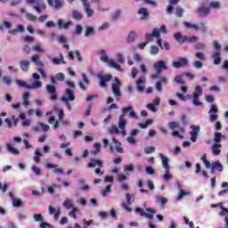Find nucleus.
<instances>
[{"label":"nucleus","mask_w":228,"mask_h":228,"mask_svg":"<svg viewBox=\"0 0 228 228\" xmlns=\"http://www.w3.org/2000/svg\"><path fill=\"white\" fill-rule=\"evenodd\" d=\"M126 115H128L131 118L138 119V116H136L133 106L123 107L122 115L119 116L118 129H126V125L127 124V120L124 118Z\"/></svg>","instance_id":"f257e3e1"},{"label":"nucleus","mask_w":228,"mask_h":228,"mask_svg":"<svg viewBox=\"0 0 228 228\" xmlns=\"http://www.w3.org/2000/svg\"><path fill=\"white\" fill-rule=\"evenodd\" d=\"M174 38L178 42V44H184L187 42V44H195V42L199 41V37L197 36L188 37L184 36L183 37V34L181 32H176L174 34Z\"/></svg>","instance_id":"f03ea898"},{"label":"nucleus","mask_w":228,"mask_h":228,"mask_svg":"<svg viewBox=\"0 0 228 228\" xmlns=\"http://www.w3.org/2000/svg\"><path fill=\"white\" fill-rule=\"evenodd\" d=\"M58 113H59V121L56 120V118H54V116H51L48 119L49 124H53V129H58L60 127V122H61L62 124H68L67 121L63 120L65 117V112L63 111V110L61 109L59 110Z\"/></svg>","instance_id":"7ed1b4c3"},{"label":"nucleus","mask_w":228,"mask_h":228,"mask_svg":"<svg viewBox=\"0 0 228 228\" xmlns=\"http://www.w3.org/2000/svg\"><path fill=\"white\" fill-rule=\"evenodd\" d=\"M196 12L199 17H208L209 13H211V8H209V4H208V0H203L200 4V7L197 9Z\"/></svg>","instance_id":"20e7f679"},{"label":"nucleus","mask_w":228,"mask_h":228,"mask_svg":"<svg viewBox=\"0 0 228 228\" xmlns=\"http://www.w3.org/2000/svg\"><path fill=\"white\" fill-rule=\"evenodd\" d=\"M134 211L140 215V216H144V218H148L149 220H152V218H154V215H156V210L151 208H146L147 213L142 208H136Z\"/></svg>","instance_id":"39448f33"},{"label":"nucleus","mask_w":228,"mask_h":228,"mask_svg":"<svg viewBox=\"0 0 228 228\" xmlns=\"http://www.w3.org/2000/svg\"><path fill=\"white\" fill-rule=\"evenodd\" d=\"M97 77L100 81V86L102 88H107L108 87L107 83H110V81H111V79H113V77L111 75H108V74H106V75L98 74Z\"/></svg>","instance_id":"423d86ee"},{"label":"nucleus","mask_w":228,"mask_h":228,"mask_svg":"<svg viewBox=\"0 0 228 228\" xmlns=\"http://www.w3.org/2000/svg\"><path fill=\"white\" fill-rule=\"evenodd\" d=\"M46 92L50 95L51 101H56L58 99V94L56 93V86L53 85H46Z\"/></svg>","instance_id":"0eeeda50"},{"label":"nucleus","mask_w":228,"mask_h":228,"mask_svg":"<svg viewBox=\"0 0 228 228\" xmlns=\"http://www.w3.org/2000/svg\"><path fill=\"white\" fill-rule=\"evenodd\" d=\"M191 131L190 132L191 141L192 142H197V136H199V133L200 132V126L192 125L191 126Z\"/></svg>","instance_id":"6e6552de"},{"label":"nucleus","mask_w":228,"mask_h":228,"mask_svg":"<svg viewBox=\"0 0 228 228\" xmlns=\"http://www.w3.org/2000/svg\"><path fill=\"white\" fill-rule=\"evenodd\" d=\"M115 83L112 84V93L116 97H120L122 92L120 91V79L115 78Z\"/></svg>","instance_id":"1a4fd4ad"},{"label":"nucleus","mask_w":228,"mask_h":228,"mask_svg":"<svg viewBox=\"0 0 228 228\" xmlns=\"http://www.w3.org/2000/svg\"><path fill=\"white\" fill-rule=\"evenodd\" d=\"M188 63V59L181 57L176 61H173L172 65L175 69H181V67H187Z\"/></svg>","instance_id":"9d476101"},{"label":"nucleus","mask_w":228,"mask_h":228,"mask_svg":"<svg viewBox=\"0 0 228 228\" xmlns=\"http://www.w3.org/2000/svg\"><path fill=\"white\" fill-rule=\"evenodd\" d=\"M36 4L37 5H34V10H36L37 13L47 10V5L44 2V0H37Z\"/></svg>","instance_id":"9b49d317"},{"label":"nucleus","mask_w":228,"mask_h":228,"mask_svg":"<svg viewBox=\"0 0 228 228\" xmlns=\"http://www.w3.org/2000/svg\"><path fill=\"white\" fill-rule=\"evenodd\" d=\"M66 95L67 96L61 97V101H63L64 102H69V101L76 100V96L74 95V90H72L70 88L66 89Z\"/></svg>","instance_id":"f8f14e48"},{"label":"nucleus","mask_w":228,"mask_h":228,"mask_svg":"<svg viewBox=\"0 0 228 228\" xmlns=\"http://www.w3.org/2000/svg\"><path fill=\"white\" fill-rule=\"evenodd\" d=\"M104 162L101 159H91V161L87 163V168H95V167H102Z\"/></svg>","instance_id":"ddd939ff"},{"label":"nucleus","mask_w":228,"mask_h":228,"mask_svg":"<svg viewBox=\"0 0 228 228\" xmlns=\"http://www.w3.org/2000/svg\"><path fill=\"white\" fill-rule=\"evenodd\" d=\"M159 158L162 160V167L166 170V174H170V165H168V158L165 157L163 153H159Z\"/></svg>","instance_id":"4468645a"},{"label":"nucleus","mask_w":228,"mask_h":228,"mask_svg":"<svg viewBox=\"0 0 228 228\" xmlns=\"http://www.w3.org/2000/svg\"><path fill=\"white\" fill-rule=\"evenodd\" d=\"M48 4L54 8L55 10H60V8L63 7V3L60 0H47Z\"/></svg>","instance_id":"2eb2a0df"},{"label":"nucleus","mask_w":228,"mask_h":228,"mask_svg":"<svg viewBox=\"0 0 228 228\" xmlns=\"http://www.w3.org/2000/svg\"><path fill=\"white\" fill-rule=\"evenodd\" d=\"M138 14L141 15V20H149V11L145 7H142L138 11Z\"/></svg>","instance_id":"dca6fc26"},{"label":"nucleus","mask_w":228,"mask_h":228,"mask_svg":"<svg viewBox=\"0 0 228 228\" xmlns=\"http://www.w3.org/2000/svg\"><path fill=\"white\" fill-rule=\"evenodd\" d=\"M167 64H165V61H159L155 64V69L157 70L158 74L161 73V70H167Z\"/></svg>","instance_id":"f3484780"},{"label":"nucleus","mask_w":228,"mask_h":228,"mask_svg":"<svg viewBox=\"0 0 228 228\" xmlns=\"http://www.w3.org/2000/svg\"><path fill=\"white\" fill-rule=\"evenodd\" d=\"M48 209L50 215H53L55 220H60V215H61V210L60 208L56 210V208H53V206H49Z\"/></svg>","instance_id":"a211bd4d"},{"label":"nucleus","mask_w":228,"mask_h":228,"mask_svg":"<svg viewBox=\"0 0 228 228\" xmlns=\"http://www.w3.org/2000/svg\"><path fill=\"white\" fill-rule=\"evenodd\" d=\"M212 60H214V65H220L222 63V53L220 52H215L212 54Z\"/></svg>","instance_id":"6ab92c4d"},{"label":"nucleus","mask_w":228,"mask_h":228,"mask_svg":"<svg viewBox=\"0 0 228 228\" xmlns=\"http://www.w3.org/2000/svg\"><path fill=\"white\" fill-rule=\"evenodd\" d=\"M179 1L180 0H169V5H167V13H168V15H172V13H174V6H175Z\"/></svg>","instance_id":"aec40b11"},{"label":"nucleus","mask_w":228,"mask_h":228,"mask_svg":"<svg viewBox=\"0 0 228 228\" xmlns=\"http://www.w3.org/2000/svg\"><path fill=\"white\" fill-rule=\"evenodd\" d=\"M112 142L116 144V151L119 154H124V148H122V142H118L116 137L112 138Z\"/></svg>","instance_id":"412c9836"},{"label":"nucleus","mask_w":228,"mask_h":228,"mask_svg":"<svg viewBox=\"0 0 228 228\" xmlns=\"http://www.w3.org/2000/svg\"><path fill=\"white\" fill-rule=\"evenodd\" d=\"M30 65L31 63L29 61L23 60L20 61V68L21 70H23V72H28L29 70Z\"/></svg>","instance_id":"4be33fe9"},{"label":"nucleus","mask_w":228,"mask_h":228,"mask_svg":"<svg viewBox=\"0 0 228 228\" xmlns=\"http://www.w3.org/2000/svg\"><path fill=\"white\" fill-rule=\"evenodd\" d=\"M58 26L60 29H69V28L72 26V21H67L66 23H63V20H59Z\"/></svg>","instance_id":"5701e85b"},{"label":"nucleus","mask_w":228,"mask_h":228,"mask_svg":"<svg viewBox=\"0 0 228 228\" xmlns=\"http://www.w3.org/2000/svg\"><path fill=\"white\" fill-rule=\"evenodd\" d=\"M32 51H36V53H45V48H44L42 43H36V45L32 46Z\"/></svg>","instance_id":"b1692460"},{"label":"nucleus","mask_w":228,"mask_h":228,"mask_svg":"<svg viewBox=\"0 0 228 228\" xmlns=\"http://www.w3.org/2000/svg\"><path fill=\"white\" fill-rule=\"evenodd\" d=\"M222 148V144L214 143L212 146V152L214 156H220V152H222V150H219Z\"/></svg>","instance_id":"393cba45"},{"label":"nucleus","mask_w":228,"mask_h":228,"mask_svg":"<svg viewBox=\"0 0 228 228\" xmlns=\"http://www.w3.org/2000/svg\"><path fill=\"white\" fill-rule=\"evenodd\" d=\"M6 149L8 152H11V154H13L14 156H19L20 154V151L17 150V148H13L10 143L6 144Z\"/></svg>","instance_id":"a878e982"},{"label":"nucleus","mask_w":228,"mask_h":228,"mask_svg":"<svg viewBox=\"0 0 228 228\" xmlns=\"http://www.w3.org/2000/svg\"><path fill=\"white\" fill-rule=\"evenodd\" d=\"M84 8H85V11H86V13L87 17H92V15H94V10H92L90 8V3L85 2L84 3Z\"/></svg>","instance_id":"bb28decb"},{"label":"nucleus","mask_w":228,"mask_h":228,"mask_svg":"<svg viewBox=\"0 0 228 228\" xmlns=\"http://www.w3.org/2000/svg\"><path fill=\"white\" fill-rule=\"evenodd\" d=\"M212 167L215 170H218V172H224V166L218 160L217 161H214L212 163Z\"/></svg>","instance_id":"cd10ccee"},{"label":"nucleus","mask_w":228,"mask_h":228,"mask_svg":"<svg viewBox=\"0 0 228 228\" xmlns=\"http://www.w3.org/2000/svg\"><path fill=\"white\" fill-rule=\"evenodd\" d=\"M208 7L213 8V10H220V6H222L220 2H209V0H208Z\"/></svg>","instance_id":"c85d7f7f"},{"label":"nucleus","mask_w":228,"mask_h":228,"mask_svg":"<svg viewBox=\"0 0 228 228\" xmlns=\"http://www.w3.org/2000/svg\"><path fill=\"white\" fill-rule=\"evenodd\" d=\"M178 188L180 189V192L176 198V200H182L183 197H186V195H190V192L183 191L181 189V183H178Z\"/></svg>","instance_id":"c756f323"},{"label":"nucleus","mask_w":228,"mask_h":228,"mask_svg":"<svg viewBox=\"0 0 228 228\" xmlns=\"http://www.w3.org/2000/svg\"><path fill=\"white\" fill-rule=\"evenodd\" d=\"M134 40H136V32L131 31L126 37V42L131 44L134 42Z\"/></svg>","instance_id":"7c9ffc66"},{"label":"nucleus","mask_w":228,"mask_h":228,"mask_svg":"<svg viewBox=\"0 0 228 228\" xmlns=\"http://www.w3.org/2000/svg\"><path fill=\"white\" fill-rule=\"evenodd\" d=\"M53 65H60L61 63H63L65 64V61L63 60V54L62 53H60V58H53L52 60Z\"/></svg>","instance_id":"2f4dec72"},{"label":"nucleus","mask_w":228,"mask_h":228,"mask_svg":"<svg viewBox=\"0 0 228 228\" xmlns=\"http://www.w3.org/2000/svg\"><path fill=\"white\" fill-rule=\"evenodd\" d=\"M183 25L185 26V28H188V29H195V31H199V25L197 24H192L191 22L184 21Z\"/></svg>","instance_id":"473e14b6"},{"label":"nucleus","mask_w":228,"mask_h":228,"mask_svg":"<svg viewBox=\"0 0 228 228\" xmlns=\"http://www.w3.org/2000/svg\"><path fill=\"white\" fill-rule=\"evenodd\" d=\"M100 54V59L102 60V61H104V63H108L110 61V58L108 57V54H106V52H104V50H101Z\"/></svg>","instance_id":"72a5a7b5"},{"label":"nucleus","mask_w":228,"mask_h":228,"mask_svg":"<svg viewBox=\"0 0 228 228\" xmlns=\"http://www.w3.org/2000/svg\"><path fill=\"white\" fill-rule=\"evenodd\" d=\"M72 17L75 19V20H83V14L79 12V11H73Z\"/></svg>","instance_id":"f704fd0d"},{"label":"nucleus","mask_w":228,"mask_h":228,"mask_svg":"<svg viewBox=\"0 0 228 228\" xmlns=\"http://www.w3.org/2000/svg\"><path fill=\"white\" fill-rule=\"evenodd\" d=\"M222 138H224V135H222V133L220 132L215 133V138H214L215 143L220 144V142H222Z\"/></svg>","instance_id":"c9c22d12"},{"label":"nucleus","mask_w":228,"mask_h":228,"mask_svg":"<svg viewBox=\"0 0 228 228\" xmlns=\"http://www.w3.org/2000/svg\"><path fill=\"white\" fill-rule=\"evenodd\" d=\"M63 206L64 208H66V209H74V203H72V200H66L64 202H63Z\"/></svg>","instance_id":"e433bc0d"},{"label":"nucleus","mask_w":228,"mask_h":228,"mask_svg":"<svg viewBox=\"0 0 228 228\" xmlns=\"http://www.w3.org/2000/svg\"><path fill=\"white\" fill-rule=\"evenodd\" d=\"M143 83H145V81H143L142 78L137 80L136 84L138 92H143V90H145V86H142Z\"/></svg>","instance_id":"4c0bfd02"},{"label":"nucleus","mask_w":228,"mask_h":228,"mask_svg":"<svg viewBox=\"0 0 228 228\" xmlns=\"http://www.w3.org/2000/svg\"><path fill=\"white\" fill-rule=\"evenodd\" d=\"M110 67H112L113 69H116V70H118L119 72H122V67L120 66V64L115 62L114 61L110 60Z\"/></svg>","instance_id":"58836bf2"},{"label":"nucleus","mask_w":228,"mask_h":228,"mask_svg":"<svg viewBox=\"0 0 228 228\" xmlns=\"http://www.w3.org/2000/svg\"><path fill=\"white\" fill-rule=\"evenodd\" d=\"M109 132L110 134H120V130L117 126H112L110 128H109Z\"/></svg>","instance_id":"ea45409f"},{"label":"nucleus","mask_w":228,"mask_h":228,"mask_svg":"<svg viewBox=\"0 0 228 228\" xmlns=\"http://www.w3.org/2000/svg\"><path fill=\"white\" fill-rule=\"evenodd\" d=\"M26 19L29 20L30 22H36L37 21V16L33 15L31 12L26 13Z\"/></svg>","instance_id":"a19ab883"},{"label":"nucleus","mask_w":228,"mask_h":228,"mask_svg":"<svg viewBox=\"0 0 228 228\" xmlns=\"http://www.w3.org/2000/svg\"><path fill=\"white\" fill-rule=\"evenodd\" d=\"M183 13H184V9H183L182 7H179V6L175 7L176 17L181 18V17H183Z\"/></svg>","instance_id":"79ce46f5"},{"label":"nucleus","mask_w":228,"mask_h":228,"mask_svg":"<svg viewBox=\"0 0 228 228\" xmlns=\"http://www.w3.org/2000/svg\"><path fill=\"white\" fill-rule=\"evenodd\" d=\"M94 151H92V154H94V156L95 154H99V152H101V143L95 142L94 145Z\"/></svg>","instance_id":"37998d69"},{"label":"nucleus","mask_w":228,"mask_h":228,"mask_svg":"<svg viewBox=\"0 0 228 228\" xmlns=\"http://www.w3.org/2000/svg\"><path fill=\"white\" fill-rule=\"evenodd\" d=\"M117 59H118V63L124 64L126 63V60L124 59V53H118L116 54Z\"/></svg>","instance_id":"c03bdc74"},{"label":"nucleus","mask_w":228,"mask_h":228,"mask_svg":"<svg viewBox=\"0 0 228 228\" xmlns=\"http://www.w3.org/2000/svg\"><path fill=\"white\" fill-rule=\"evenodd\" d=\"M42 156H43L42 152H40L39 151H37L34 156L35 163H40V158H42Z\"/></svg>","instance_id":"a18cd8bd"},{"label":"nucleus","mask_w":228,"mask_h":228,"mask_svg":"<svg viewBox=\"0 0 228 228\" xmlns=\"http://www.w3.org/2000/svg\"><path fill=\"white\" fill-rule=\"evenodd\" d=\"M16 84L18 85V86H20L22 88H31V86H28V84L22 80H16Z\"/></svg>","instance_id":"49530a36"},{"label":"nucleus","mask_w":228,"mask_h":228,"mask_svg":"<svg viewBox=\"0 0 228 228\" xmlns=\"http://www.w3.org/2000/svg\"><path fill=\"white\" fill-rule=\"evenodd\" d=\"M195 56L200 61H206V54H204V53L198 52V53H195Z\"/></svg>","instance_id":"de8ad7c7"},{"label":"nucleus","mask_w":228,"mask_h":228,"mask_svg":"<svg viewBox=\"0 0 228 228\" xmlns=\"http://www.w3.org/2000/svg\"><path fill=\"white\" fill-rule=\"evenodd\" d=\"M30 88L37 89L42 88V81L36 80L31 86Z\"/></svg>","instance_id":"09e8293b"},{"label":"nucleus","mask_w":228,"mask_h":228,"mask_svg":"<svg viewBox=\"0 0 228 228\" xmlns=\"http://www.w3.org/2000/svg\"><path fill=\"white\" fill-rule=\"evenodd\" d=\"M6 28L7 29H10L12 28V22L10 21H4L3 25H0V30L3 31Z\"/></svg>","instance_id":"8fccbe9b"},{"label":"nucleus","mask_w":228,"mask_h":228,"mask_svg":"<svg viewBox=\"0 0 228 228\" xmlns=\"http://www.w3.org/2000/svg\"><path fill=\"white\" fill-rule=\"evenodd\" d=\"M12 206L14 208H20V206H22V201L19 199H12Z\"/></svg>","instance_id":"3c124183"},{"label":"nucleus","mask_w":228,"mask_h":228,"mask_svg":"<svg viewBox=\"0 0 228 228\" xmlns=\"http://www.w3.org/2000/svg\"><path fill=\"white\" fill-rule=\"evenodd\" d=\"M195 95H197L198 97L202 95V87H200V86H197L195 87V91L193 93V96H195Z\"/></svg>","instance_id":"603ef678"},{"label":"nucleus","mask_w":228,"mask_h":228,"mask_svg":"<svg viewBox=\"0 0 228 228\" xmlns=\"http://www.w3.org/2000/svg\"><path fill=\"white\" fill-rule=\"evenodd\" d=\"M152 119H147L145 123H141L140 124V127H142V129H147V127L149 126H151V124H152Z\"/></svg>","instance_id":"864d4df0"},{"label":"nucleus","mask_w":228,"mask_h":228,"mask_svg":"<svg viewBox=\"0 0 228 228\" xmlns=\"http://www.w3.org/2000/svg\"><path fill=\"white\" fill-rule=\"evenodd\" d=\"M33 218L35 222H44V216L42 214H34Z\"/></svg>","instance_id":"5fc2aeb1"},{"label":"nucleus","mask_w":228,"mask_h":228,"mask_svg":"<svg viewBox=\"0 0 228 228\" xmlns=\"http://www.w3.org/2000/svg\"><path fill=\"white\" fill-rule=\"evenodd\" d=\"M192 102L194 106H202L203 104L202 102L199 101V96H197V94L193 96Z\"/></svg>","instance_id":"6e6d98bb"},{"label":"nucleus","mask_w":228,"mask_h":228,"mask_svg":"<svg viewBox=\"0 0 228 228\" xmlns=\"http://www.w3.org/2000/svg\"><path fill=\"white\" fill-rule=\"evenodd\" d=\"M156 151V148L153 146H149L144 149L145 154H152V152Z\"/></svg>","instance_id":"4d7b16f0"},{"label":"nucleus","mask_w":228,"mask_h":228,"mask_svg":"<svg viewBox=\"0 0 228 228\" xmlns=\"http://www.w3.org/2000/svg\"><path fill=\"white\" fill-rule=\"evenodd\" d=\"M168 126H169V128L172 129V130L177 129V128L180 127L179 123H177V122H175V121L170 122V123L168 124Z\"/></svg>","instance_id":"13d9d810"},{"label":"nucleus","mask_w":228,"mask_h":228,"mask_svg":"<svg viewBox=\"0 0 228 228\" xmlns=\"http://www.w3.org/2000/svg\"><path fill=\"white\" fill-rule=\"evenodd\" d=\"M76 213H77V208H73L72 210L69 213V216H71V218L76 220V218H77V215H76Z\"/></svg>","instance_id":"bf43d9fd"},{"label":"nucleus","mask_w":228,"mask_h":228,"mask_svg":"<svg viewBox=\"0 0 228 228\" xmlns=\"http://www.w3.org/2000/svg\"><path fill=\"white\" fill-rule=\"evenodd\" d=\"M54 188H61V185L53 183L52 186L48 187V192L52 194L54 193Z\"/></svg>","instance_id":"052dcab7"},{"label":"nucleus","mask_w":228,"mask_h":228,"mask_svg":"<svg viewBox=\"0 0 228 228\" xmlns=\"http://www.w3.org/2000/svg\"><path fill=\"white\" fill-rule=\"evenodd\" d=\"M32 172H34V174L36 175H42V171L40 170V168L37 166H33L32 167Z\"/></svg>","instance_id":"680f3d73"},{"label":"nucleus","mask_w":228,"mask_h":228,"mask_svg":"<svg viewBox=\"0 0 228 228\" xmlns=\"http://www.w3.org/2000/svg\"><path fill=\"white\" fill-rule=\"evenodd\" d=\"M94 28L87 27L86 30L85 37H90V35H94Z\"/></svg>","instance_id":"e2e57ef3"},{"label":"nucleus","mask_w":228,"mask_h":228,"mask_svg":"<svg viewBox=\"0 0 228 228\" xmlns=\"http://www.w3.org/2000/svg\"><path fill=\"white\" fill-rule=\"evenodd\" d=\"M3 83H4V85H7L8 86H10V85H12V78L10 77H4Z\"/></svg>","instance_id":"0e129e2a"},{"label":"nucleus","mask_w":228,"mask_h":228,"mask_svg":"<svg viewBox=\"0 0 228 228\" xmlns=\"http://www.w3.org/2000/svg\"><path fill=\"white\" fill-rule=\"evenodd\" d=\"M158 53H159V48L156 45H152L151 47V54H158Z\"/></svg>","instance_id":"69168bd1"},{"label":"nucleus","mask_w":228,"mask_h":228,"mask_svg":"<svg viewBox=\"0 0 228 228\" xmlns=\"http://www.w3.org/2000/svg\"><path fill=\"white\" fill-rule=\"evenodd\" d=\"M81 33H83V27L81 25H77L75 35H81Z\"/></svg>","instance_id":"338daca9"},{"label":"nucleus","mask_w":228,"mask_h":228,"mask_svg":"<svg viewBox=\"0 0 228 228\" xmlns=\"http://www.w3.org/2000/svg\"><path fill=\"white\" fill-rule=\"evenodd\" d=\"M56 79L59 81H65V75L63 73H57L55 75Z\"/></svg>","instance_id":"774afa93"}]
</instances>
